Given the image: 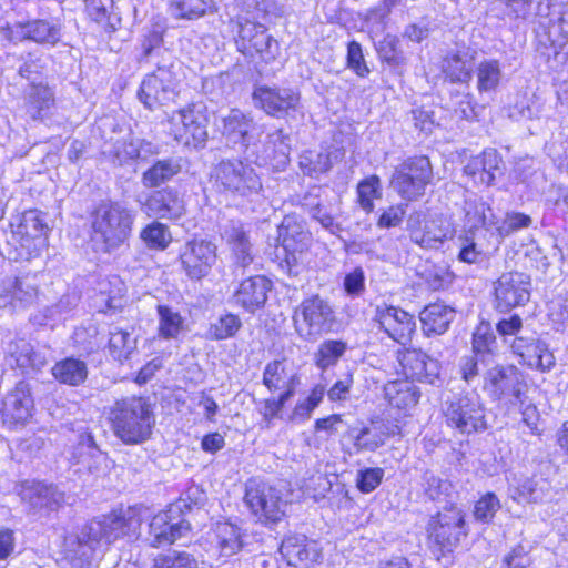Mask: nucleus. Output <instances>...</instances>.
<instances>
[{
    "mask_svg": "<svg viewBox=\"0 0 568 568\" xmlns=\"http://www.w3.org/2000/svg\"><path fill=\"white\" fill-rule=\"evenodd\" d=\"M145 511L143 506H133L92 519L79 534L65 537L64 558L73 568H83L90 564L97 548L109 546L124 536H136Z\"/></svg>",
    "mask_w": 568,
    "mask_h": 568,
    "instance_id": "obj_1",
    "label": "nucleus"
},
{
    "mask_svg": "<svg viewBox=\"0 0 568 568\" xmlns=\"http://www.w3.org/2000/svg\"><path fill=\"white\" fill-rule=\"evenodd\" d=\"M109 419L114 435L128 445L149 439L154 425L151 406L136 396L116 400L110 409Z\"/></svg>",
    "mask_w": 568,
    "mask_h": 568,
    "instance_id": "obj_2",
    "label": "nucleus"
},
{
    "mask_svg": "<svg viewBox=\"0 0 568 568\" xmlns=\"http://www.w3.org/2000/svg\"><path fill=\"white\" fill-rule=\"evenodd\" d=\"M134 215L120 202L103 201L92 213V239L110 252L119 248L129 239Z\"/></svg>",
    "mask_w": 568,
    "mask_h": 568,
    "instance_id": "obj_3",
    "label": "nucleus"
},
{
    "mask_svg": "<svg viewBox=\"0 0 568 568\" xmlns=\"http://www.w3.org/2000/svg\"><path fill=\"white\" fill-rule=\"evenodd\" d=\"M219 192L232 197L250 199L263 190V184L256 170L240 160H222L212 174Z\"/></svg>",
    "mask_w": 568,
    "mask_h": 568,
    "instance_id": "obj_4",
    "label": "nucleus"
},
{
    "mask_svg": "<svg viewBox=\"0 0 568 568\" xmlns=\"http://www.w3.org/2000/svg\"><path fill=\"white\" fill-rule=\"evenodd\" d=\"M433 180V168L427 156H413L406 159L395 168L390 179V186L407 201H414L425 193V189Z\"/></svg>",
    "mask_w": 568,
    "mask_h": 568,
    "instance_id": "obj_5",
    "label": "nucleus"
},
{
    "mask_svg": "<svg viewBox=\"0 0 568 568\" xmlns=\"http://www.w3.org/2000/svg\"><path fill=\"white\" fill-rule=\"evenodd\" d=\"M429 548L437 560L452 552L460 537L466 535L465 516L458 508H450L432 517L428 527Z\"/></svg>",
    "mask_w": 568,
    "mask_h": 568,
    "instance_id": "obj_6",
    "label": "nucleus"
},
{
    "mask_svg": "<svg viewBox=\"0 0 568 568\" xmlns=\"http://www.w3.org/2000/svg\"><path fill=\"white\" fill-rule=\"evenodd\" d=\"M174 139L187 146L202 148L207 141L209 113L203 102H194L171 116Z\"/></svg>",
    "mask_w": 568,
    "mask_h": 568,
    "instance_id": "obj_7",
    "label": "nucleus"
},
{
    "mask_svg": "<svg viewBox=\"0 0 568 568\" xmlns=\"http://www.w3.org/2000/svg\"><path fill=\"white\" fill-rule=\"evenodd\" d=\"M334 320L333 307L318 295L304 300L293 316L297 334L305 339L316 338L329 331Z\"/></svg>",
    "mask_w": 568,
    "mask_h": 568,
    "instance_id": "obj_8",
    "label": "nucleus"
},
{
    "mask_svg": "<svg viewBox=\"0 0 568 568\" xmlns=\"http://www.w3.org/2000/svg\"><path fill=\"white\" fill-rule=\"evenodd\" d=\"M40 274L24 272L0 281V307L23 311L34 306L40 296Z\"/></svg>",
    "mask_w": 568,
    "mask_h": 568,
    "instance_id": "obj_9",
    "label": "nucleus"
},
{
    "mask_svg": "<svg viewBox=\"0 0 568 568\" xmlns=\"http://www.w3.org/2000/svg\"><path fill=\"white\" fill-rule=\"evenodd\" d=\"M484 389L495 400H507L511 405L524 403L527 384L524 374L513 365H497L484 376Z\"/></svg>",
    "mask_w": 568,
    "mask_h": 568,
    "instance_id": "obj_10",
    "label": "nucleus"
},
{
    "mask_svg": "<svg viewBox=\"0 0 568 568\" xmlns=\"http://www.w3.org/2000/svg\"><path fill=\"white\" fill-rule=\"evenodd\" d=\"M444 414L448 425L463 434L486 428L484 406L476 393L454 396L445 403Z\"/></svg>",
    "mask_w": 568,
    "mask_h": 568,
    "instance_id": "obj_11",
    "label": "nucleus"
},
{
    "mask_svg": "<svg viewBox=\"0 0 568 568\" xmlns=\"http://www.w3.org/2000/svg\"><path fill=\"white\" fill-rule=\"evenodd\" d=\"M244 501L258 520L277 523L286 513L287 503L277 488L264 481L250 480Z\"/></svg>",
    "mask_w": 568,
    "mask_h": 568,
    "instance_id": "obj_12",
    "label": "nucleus"
},
{
    "mask_svg": "<svg viewBox=\"0 0 568 568\" xmlns=\"http://www.w3.org/2000/svg\"><path fill=\"white\" fill-rule=\"evenodd\" d=\"M179 85L174 65H160L141 83L139 99L150 110L169 103L176 95Z\"/></svg>",
    "mask_w": 568,
    "mask_h": 568,
    "instance_id": "obj_13",
    "label": "nucleus"
},
{
    "mask_svg": "<svg viewBox=\"0 0 568 568\" xmlns=\"http://www.w3.org/2000/svg\"><path fill=\"white\" fill-rule=\"evenodd\" d=\"M3 36L11 42L32 41L54 47L61 40V23L58 20L32 19L7 24Z\"/></svg>",
    "mask_w": 568,
    "mask_h": 568,
    "instance_id": "obj_14",
    "label": "nucleus"
},
{
    "mask_svg": "<svg viewBox=\"0 0 568 568\" xmlns=\"http://www.w3.org/2000/svg\"><path fill=\"white\" fill-rule=\"evenodd\" d=\"M183 272L192 281L206 277L217 262V246L204 239L187 241L180 252Z\"/></svg>",
    "mask_w": 568,
    "mask_h": 568,
    "instance_id": "obj_15",
    "label": "nucleus"
},
{
    "mask_svg": "<svg viewBox=\"0 0 568 568\" xmlns=\"http://www.w3.org/2000/svg\"><path fill=\"white\" fill-rule=\"evenodd\" d=\"M530 277L525 273H503L494 283L496 308L508 312L524 305L530 298Z\"/></svg>",
    "mask_w": 568,
    "mask_h": 568,
    "instance_id": "obj_16",
    "label": "nucleus"
},
{
    "mask_svg": "<svg viewBox=\"0 0 568 568\" xmlns=\"http://www.w3.org/2000/svg\"><path fill=\"white\" fill-rule=\"evenodd\" d=\"M254 105L274 118L291 115L300 106L301 95L291 88L258 87L252 93Z\"/></svg>",
    "mask_w": 568,
    "mask_h": 568,
    "instance_id": "obj_17",
    "label": "nucleus"
},
{
    "mask_svg": "<svg viewBox=\"0 0 568 568\" xmlns=\"http://www.w3.org/2000/svg\"><path fill=\"white\" fill-rule=\"evenodd\" d=\"M181 505H171L168 510L156 514L149 525V539L152 547L172 545L191 529L184 519L174 520L173 515L180 513Z\"/></svg>",
    "mask_w": 568,
    "mask_h": 568,
    "instance_id": "obj_18",
    "label": "nucleus"
},
{
    "mask_svg": "<svg viewBox=\"0 0 568 568\" xmlns=\"http://www.w3.org/2000/svg\"><path fill=\"white\" fill-rule=\"evenodd\" d=\"M376 320L381 328L394 341L405 345L415 332L414 316L395 306H378Z\"/></svg>",
    "mask_w": 568,
    "mask_h": 568,
    "instance_id": "obj_19",
    "label": "nucleus"
},
{
    "mask_svg": "<svg viewBox=\"0 0 568 568\" xmlns=\"http://www.w3.org/2000/svg\"><path fill=\"white\" fill-rule=\"evenodd\" d=\"M404 374L422 383L435 384L439 378L440 365L422 349L407 348L398 354Z\"/></svg>",
    "mask_w": 568,
    "mask_h": 568,
    "instance_id": "obj_20",
    "label": "nucleus"
},
{
    "mask_svg": "<svg viewBox=\"0 0 568 568\" xmlns=\"http://www.w3.org/2000/svg\"><path fill=\"white\" fill-rule=\"evenodd\" d=\"M47 231L48 225L41 212L30 210L23 213L16 235L20 237L21 247L28 251V258L37 255L44 247Z\"/></svg>",
    "mask_w": 568,
    "mask_h": 568,
    "instance_id": "obj_21",
    "label": "nucleus"
},
{
    "mask_svg": "<svg viewBox=\"0 0 568 568\" xmlns=\"http://www.w3.org/2000/svg\"><path fill=\"white\" fill-rule=\"evenodd\" d=\"M19 494L21 500L33 510L53 511L64 501L62 491L42 481H24Z\"/></svg>",
    "mask_w": 568,
    "mask_h": 568,
    "instance_id": "obj_22",
    "label": "nucleus"
},
{
    "mask_svg": "<svg viewBox=\"0 0 568 568\" xmlns=\"http://www.w3.org/2000/svg\"><path fill=\"white\" fill-rule=\"evenodd\" d=\"M271 290L272 282L268 278L263 275L251 276L240 283L232 301L246 312L254 313L265 305Z\"/></svg>",
    "mask_w": 568,
    "mask_h": 568,
    "instance_id": "obj_23",
    "label": "nucleus"
},
{
    "mask_svg": "<svg viewBox=\"0 0 568 568\" xmlns=\"http://www.w3.org/2000/svg\"><path fill=\"white\" fill-rule=\"evenodd\" d=\"M222 135L227 142L240 144L244 149L254 140V133L258 130L254 120L239 109H232L222 116Z\"/></svg>",
    "mask_w": 568,
    "mask_h": 568,
    "instance_id": "obj_24",
    "label": "nucleus"
},
{
    "mask_svg": "<svg viewBox=\"0 0 568 568\" xmlns=\"http://www.w3.org/2000/svg\"><path fill=\"white\" fill-rule=\"evenodd\" d=\"M280 551L287 564L296 568H311L321 557L317 544L305 536L286 537Z\"/></svg>",
    "mask_w": 568,
    "mask_h": 568,
    "instance_id": "obj_25",
    "label": "nucleus"
},
{
    "mask_svg": "<svg viewBox=\"0 0 568 568\" xmlns=\"http://www.w3.org/2000/svg\"><path fill=\"white\" fill-rule=\"evenodd\" d=\"M501 160L494 149H488L473 156L464 166V174L474 185L489 186L500 171Z\"/></svg>",
    "mask_w": 568,
    "mask_h": 568,
    "instance_id": "obj_26",
    "label": "nucleus"
},
{
    "mask_svg": "<svg viewBox=\"0 0 568 568\" xmlns=\"http://www.w3.org/2000/svg\"><path fill=\"white\" fill-rule=\"evenodd\" d=\"M149 216L159 219H179L184 213V202L172 187L154 191L144 203Z\"/></svg>",
    "mask_w": 568,
    "mask_h": 568,
    "instance_id": "obj_27",
    "label": "nucleus"
},
{
    "mask_svg": "<svg viewBox=\"0 0 568 568\" xmlns=\"http://www.w3.org/2000/svg\"><path fill=\"white\" fill-rule=\"evenodd\" d=\"M33 399L29 383L21 381L3 400L2 413L12 423H24L31 415Z\"/></svg>",
    "mask_w": 568,
    "mask_h": 568,
    "instance_id": "obj_28",
    "label": "nucleus"
},
{
    "mask_svg": "<svg viewBox=\"0 0 568 568\" xmlns=\"http://www.w3.org/2000/svg\"><path fill=\"white\" fill-rule=\"evenodd\" d=\"M475 51L463 48L450 51L442 63V70L453 83H468L473 78Z\"/></svg>",
    "mask_w": 568,
    "mask_h": 568,
    "instance_id": "obj_29",
    "label": "nucleus"
},
{
    "mask_svg": "<svg viewBox=\"0 0 568 568\" xmlns=\"http://www.w3.org/2000/svg\"><path fill=\"white\" fill-rule=\"evenodd\" d=\"M408 231L412 242L423 248H437L453 235L448 224L436 220L426 222L423 229L416 227L409 222Z\"/></svg>",
    "mask_w": 568,
    "mask_h": 568,
    "instance_id": "obj_30",
    "label": "nucleus"
},
{
    "mask_svg": "<svg viewBox=\"0 0 568 568\" xmlns=\"http://www.w3.org/2000/svg\"><path fill=\"white\" fill-rule=\"evenodd\" d=\"M212 542L220 557H232L244 546L242 529L231 523H217L213 529Z\"/></svg>",
    "mask_w": 568,
    "mask_h": 568,
    "instance_id": "obj_31",
    "label": "nucleus"
},
{
    "mask_svg": "<svg viewBox=\"0 0 568 568\" xmlns=\"http://www.w3.org/2000/svg\"><path fill=\"white\" fill-rule=\"evenodd\" d=\"M125 284L119 276H111L99 283V311L102 313H116L125 305Z\"/></svg>",
    "mask_w": 568,
    "mask_h": 568,
    "instance_id": "obj_32",
    "label": "nucleus"
},
{
    "mask_svg": "<svg viewBox=\"0 0 568 568\" xmlns=\"http://www.w3.org/2000/svg\"><path fill=\"white\" fill-rule=\"evenodd\" d=\"M278 241L288 253L303 252L310 242V233L302 221L295 216H285L278 226Z\"/></svg>",
    "mask_w": 568,
    "mask_h": 568,
    "instance_id": "obj_33",
    "label": "nucleus"
},
{
    "mask_svg": "<svg viewBox=\"0 0 568 568\" xmlns=\"http://www.w3.org/2000/svg\"><path fill=\"white\" fill-rule=\"evenodd\" d=\"M455 317V311L442 303L426 306L419 315L425 334H443Z\"/></svg>",
    "mask_w": 568,
    "mask_h": 568,
    "instance_id": "obj_34",
    "label": "nucleus"
},
{
    "mask_svg": "<svg viewBox=\"0 0 568 568\" xmlns=\"http://www.w3.org/2000/svg\"><path fill=\"white\" fill-rule=\"evenodd\" d=\"M182 170L179 159L168 158L155 161L141 176V183L148 189L159 187L171 181Z\"/></svg>",
    "mask_w": 568,
    "mask_h": 568,
    "instance_id": "obj_35",
    "label": "nucleus"
},
{
    "mask_svg": "<svg viewBox=\"0 0 568 568\" xmlns=\"http://www.w3.org/2000/svg\"><path fill=\"white\" fill-rule=\"evenodd\" d=\"M54 93L47 84L32 82L27 91V112L33 120L42 119L54 105Z\"/></svg>",
    "mask_w": 568,
    "mask_h": 568,
    "instance_id": "obj_36",
    "label": "nucleus"
},
{
    "mask_svg": "<svg viewBox=\"0 0 568 568\" xmlns=\"http://www.w3.org/2000/svg\"><path fill=\"white\" fill-rule=\"evenodd\" d=\"M302 205L326 230L334 227V209L332 201L321 196V190L315 187L304 195Z\"/></svg>",
    "mask_w": 568,
    "mask_h": 568,
    "instance_id": "obj_37",
    "label": "nucleus"
},
{
    "mask_svg": "<svg viewBox=\"0 0 568 568\" xmlns=\"http://www.w3.org/2000/svg\"><path fill=\"white\" fill-rule=\"evenodd\" d=\"M169 10L176 19L197 20L217 12L214 0H170Z\"/></svg>",
    "mask_w": 568,
    "mask_h": 568,
    "instance_id": "obj_38",
    "label": "nucleus"
},
{
    "mask_svg": "<svg viewBox=\"0 0 568 568\" xmlns=\"http://www.w3.org/2000/svg\"><path fill=\"white\" fill-rule=\"evenodd\" d=\"M158 334L163 339H178L186 331L185 318L172 306L159 304Z\"/></svg>",
    "mask_w": 568,
    "mask_h": 568,
    "instance_id": "obj_39",
    "label": "nucleus"
},
{
    "mask_svg": "<svg viewBox=\"0 0 568 568\" xmlns=\"http://www.w3.org/2000/svg\"><path fill=\"white\" fill-rule=\"evenodd\" d=\"M384 393L389 405L399 409L415 406L420 397L417 387L408 381L389 382L385 385Z\"/></svg>",
    "mask_w": 568,
    "mask_h": 568,
    "instance_id": "obj_40",
    "label": "nucleus"
},
{
    "mask_svg": "<svg viewBox=\"0 0 568 568\" xmlns=\"http://www.w3.org/2000/svg\"><path fill=\"white\" fill-rule=\"evenodd\" d=\"M464 212L465 223L470 229H478L480 226L489 229L496 224L495 215L489 204L476 195L465 200Z\"/></svg>",
    "mask_w": 568,
    "mask_h": 568,
    "instance_id": "obj_41",
    "label": "nucleus"
},
{
    "mask_svg": "<svg viewBox=\"0 0 568 568\" xmlns=\"http://www.w3.org/2000/svg\"><path fill=\"white\" fill-rule=\"evenodd\" d=\"M51 371L58 382L70 386H79L88 377L87 364L73 357L57 362Z\"/></svg>",
    "mask_w": 568,
    "mask_h": 568,
    "instance_id": "obj_42",
    "label": "nucleus"
},
{
    "mask_svg": "<svg viewBox=\"0 0 568 568\" xmlns=\"http://www.w3.org/2000/svg\"><path fill=\"white\" fill-rule=\"evenodd\" d=\"M290 139L283 130H276L267 135L264 145V161H268L274 168H285L290 161Z\"/></svg>",
    "mask_w": 568,
    "mask_h": 568,
    "instance_id": "obj_43",
    "label": "nucleus"
},
{
    "mask_svg": "<svg viewBox=\"0 0 568 568\" xmlns=\"http://www.w3.org/2000/svg\"><path fill=\"white\" fill-rule=\"evenodd\" d=\"M378 58L385 62L389 68L403 72L407 64V58L403 50L399 48V39L393 34H386L376 44Z\"/></svg>",
    "mask_w": 568,
    "mask_h": 568,
    "instance_id": "obj_44",
    "label": "nucleus"
},
{
    "mask_svg": "<svg viewBox=\"0 0 568 568\" xmlns=\"http://www.w3.org/2000/svg\"><path fill=\"white\" fill-rule=\"evenodd\" d=\"M477 90L490 92L496 90L503 78L501 64L497 59H485L476 68Z\"/></svg>",
    "mask_w": 568,
    "mask_h": 568,
    "instance_id": "obj_45",
    "label": "nucleus"
},
{
    "mask_svg": "<svg viewBox=\"0 0 568 568\" xmlns=\"http://www.w3.org/2000/svg\"><path fill=\"white\" fill-rule=\"evenodd\" d=\"M300 168L304 174L317 178L332 169L333 162L329 152L307 150L300 155Z\"/></svg>",
    "mask_w": 568,
    "mask_h": 568,
    "instance_id": "obj_46",
    "label": "nucleus"
},
{
    "mask_svg": "<svg viewBox=\"0 0 568 568\" xmlns=\"http://www.w3.org/2000/svg\"><path fill=\"white\" fill-rule=\"evenodd\" d=\"M135 349L136 338L132 337L130 332L120 328L110 332L109 351L114 359H129Z\"/></svg>",
    "mask_w": 568,
    "mask_h": 568,
    "instance_id": "obj_47",
    "label": "nucleus"
},
{
    "mask_svg": "<svg viewBox=\"0 0 568 568\" xmlns=\"http://www.w3.org/2000/svg\"><path fill=\"white\" fill-rule=\"evenodd\" d=\"M113 164L125 165L136 161V136L129 133L113 142L110 150L105 151Z\"/></svg>",
    "mask_w": 568,
    "mask_h": 568,
    "instance_id": "obj_48",
    "label": "nucleus"
},
{
    "mask_svg": "<svg viewBox=\"0 0 568 568\" xmlns=\"http://www.w3.org/2000/svg\"><path fill=\"white\" fill-rule=\"evenodd\" d=\"M387 436L382 425L373 424L354 436V447L357 452H374L385 444Z\"/></svg>",
    "mask_w": 568,
    "mask_h": 568,
    "instance_id": "obj_49",
    "label": "nucleus"
},
{
    "mask_svg": "<svg viewBox=\"0 0 568 568\" xmlns=\"http://www.w3.org/2000/svg\"><path fill=\"white\" fill-rule=\"evenodd\" d=\"M291 382H298V377L295 374H288L282 362L274 361L266 365L263 383L270 390L282 389Z\"/></svg>",
    "mask_w": 568,
    "mask_h": 568,
    "instance_id": "obj_50",
    "label": "nucleus"
},
{
    "mask_svg": "<svg viewBox=\"0 0 568 568\" xmlns=\"http://www.w3.org/2000/svg\"><path fill=\"white\" fill-rule=\"evenodd\" d=\"M241 326L242 323L239 316L231 313L222 315L215 322L210 324L206 332V338L221 341L233 337Z\"/></svg>",
    "mask_w": 568,
    "mask_h": 568,
    "instance_id": "obj_51",
    "label": "nucleus"
},
{
    "mask_svg": "<svg viewBox=\"0 0 568 568\" xmlns=\"http://www.w3.org/2000/svg\"><path fill=\"white\" fill-rule=\"evenodd\" d=\"M346 349L347 345L345 342L327 339L320 345L318 351L315 353V363L320 368L326 369L335 365Z\"/></svg>",
    "mask_w": 568,
    "mask_h": 568,
    "instance_id": "obj_52",
    "label": "nucleus"
},
{
    "mask_svg": "<svg viewBox=\"0 0 568 568\" xmlns=\"http://www.w3.org/2000/svg\"><path fill=\"white\" fill-rule=\"evenodd\" d=\"M77 449L79 456L89 455L90 457L95 458L97 465L94 467L88 464V470L91 474L99 475L108 467V457L98 448L92 434L85 433L81 435Z\"/></svg>",
    "mask_w": 568,
    "mask_h": 568,
    "instance_id": "obj_53",
    "label": "nucleus"
},
{
    "mask_svg": "<svg viewBox=\"0 0 568 568\" xmlns=\"http://www.w3.org/2000/svg\"><path fill=\"white\" fill-rule=\"evenodd\" d=\"M324 394L325 389L323 386H315L305 399L300 400L295 405L292 414L290 415V420L293 423H302L307 420L311 417L313 410L322 402Z\"/></svg>",
    "mask_w": 568,
    "mask_h": 568,
    "instance_id": "obj_54",
    "label": "nucleus"
},
{
    "mask_svg": "<svg viewBox=\"0 0 568 568\" xmlns=\"http://www.w3.org/2000/svg\"><path fill=\"white\" fill-rule=\"evenodd\" d=\"M382 195L381 180L377 175H371L357 185V202L365 212H372L373 201Z\"/></svg>",
    "mask_w": 568,
    "mask_h": 568,
    "instance_id": "obj_55",
    "label": "nucleus"
},
{
    "mask_svg": "<svg viewBox=\"0 0 568 568\" xmlns=\"http://www.w3.org/2000/svg\"><path fill=\"white\" fill-rule=\"evenodd\" d=\"M141 239L150 248L164 250L172 241L171 233L166 225L160 222H152L141 232Z\"/></svg>",
    "mask_w": 568,
    "mask_h": 568,
    "instance_id": "obj_56",
    "label": "nucleus"
},
{
    "mask_svg": "<svg viewBox=\"0 0 568 568\" xmlns=\"http://www.w3.org/2000/svg\"><path fill=\"white\" fill-rule=\"evenodd\" d=\"M17 363L21 367L41 369L48 363L47 352L36 349L31 344L23 342L17 349Z\"/></svg>",
    "mask_w": 568,
    "mask_h": 568,
    "instance_id": "obj_57",
    "label": "nucleus"
},
{
    "mask_svg": "<svg viewBox=\"0 0 568 568\" xmlns=\"http://www.w3.org/2000/svg\"><path fill=\"white\" fill-rule=\"evenodd\" d=\"M277 50V42L266 32L263 27L258 33H254L251 43L244 51L252 53L253 51L262 55L264 59H273Z\"/></svg>",
    "mask_w": 568,
    "mask_h": 568,
    "instance_id": "obj_58",
    "label": "nucleus"
},
{
    "mask_svg": "<svg viewBox=\"0 0 568 568\" xmlns=\"http://www.w3.org/2000/svg\"><path fill=\"white\" fill-rule=\"evenodd\" d=\"M154 568H197V560L186 551H173L158 556Z\"/></svg>",
    "mask_w": 568,
    "mask_h": 568,
    "instance_id": "obj_59",
    "label": "nucleus"
},
{
    "mask_svg": "<svg viewBox=\"0 0 568 568\" xmlns=\"http://www.w3.org/2000/svg\"><path fill=\"white\" fill-rule=\"evenodd\" d=\"M230 24L232 27V32L236 33L239 39L241 40L240 45L243 50L247 48V44L251 43L254 33H258L260 29L263 28L262 24L252 22L243 17H236L230 20Z\"/></svg>",
    "mask_w": 568,
    "mask_h": 568,
    "instance_id": "obj_60",
    "label": "nucleus"
},
{
    "mask_svg": "<svg viewBox=\"0 0 568 568\" xmlns=\"http://www.w3.org/2000/svg\"><path fill=\"white\" fill-rule=\"evenodd\" d=\"M425 491L433 500L447 501L453 495L454 488L447 479L428 475L426 477Z\"/></svg>",
    "mask_w": 568,
    "mask_h": 568,
    "instance_id": "obj_61",
    "label": "nucleus"
},
{
    "mask_svg": "<svg viewBox=\"0 0 568 568\" xmlns=\"http://www.w3.org/2000/svg\"><path fill=\"white\" fill-rule=\"evenodd\" d=\"M500 509V501L494 493H487L475 505L474 515L483 523L490 521Z\"/></svg>",
    "mask_w": 568,
    "mask_h": 568,
    "instance_id": "obj_62",
    "label": "nucleus"
},
{
    "mask_svg": "<svg viewBox=\"0 0 568 568\" xmlns=\"http://www.w3.org/2000/svg\"><path fill=\"white\" fill-rule=\"evenodd\" d=\"M525 363L531 367L547 372L555 366V356L549 351L547 344L540 341L536 345V351L530 353Z\"/></svg>",
    "mask_w": 568,
    "mask_h": 568,
    "instance_id": "obj_63",
    "label": "nucleus"
},
{
    "mask_svg": "<svg viewBox=\"0 0 568 568\" xmlns=\"http://www.w3.org/2000/svg\"><path fill=\"white\" fill-rule=\"evenodd\" d=\"M347 67L361 78H365L371 72L364 59L362 45L356 41L348 43Z\"/></svg>",
    "mask_w": 568,
    "mask_h": 568,
    "instance_id": "obj_64",
    "label": "nucleus"
}]
</instances>
